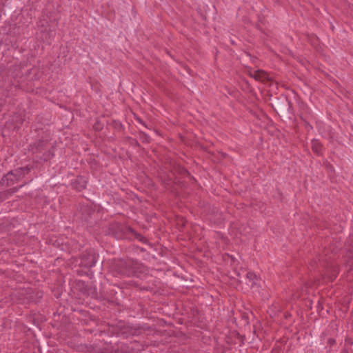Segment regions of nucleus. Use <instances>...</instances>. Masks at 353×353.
Masks as SVG:
<instances>
[{"label": "nucleus", "mask_w": 353, "mask_h": 353, "mask_svg": "<svg viewBox=\"0 0 353 353\" xmlns=\"http://www.w3.org/2000/svg\"><path fill=\"white\" fill-rule=\"evenodd\" d=\"M323 148L322 144L317 139H313L312 141V150L317 155L321 154V150Z\"/></svg>", "instance_id": "9b49d317"}, {"label": "nucleus", "mask_w": 353, "mask_h": 353, "mask_svg": "<svg viewBox=\"0 0 353 353\" xmlns=\"http://www.w3.org/2000/svg\"><path fill=\"white\" fill-rule=\"evenodd\" d=\"M331 274H328L327 276L328 277V279L330 280V281H333L337 276L339 272V269L338 268V266L336 265H332L331 266Z\"/></svg>", "instance_id": "ddd939ff"}, {"label": "nucleus", "mask_w": 353, "mask_h": 353, "mask_svg": "<svg viewBox=\"0 0 353 353\" xmlns=\"http://www.w3.org/2000/svg\"><path fill=\"white\" fill-rule=\"evenodd\" d=\"M87 180L85 177L83 176H78L74 179L72 183V188L79 192L82 191L86 188Z\"/></svg>", "instance_id": "39448f33"}, {"label": "nucleus", "mask_w": 353, "mask_h": 353, "mask_svg": "<svg viewBox=\"0 0 353 353\" xmlns=\"http://www.w3.org/2000/svg\"><path fill=\"white\" fill-rule=\"evenodd\" d=\"M47 145L46 140L39 139L30 145V150L33 153L41 152L46 148Z\"/></svg>", "instance_id": "423d86ee"}, {"label": "nucleus", "mask_w": 353, "mask_h": 353, "mask_svg": "<svg viewBox=\"0 0 353 353\" xmlns=\"http://www.w3.org/2000/svg\"><path fill=\"white\" fill-rule=\"evenodd\" d=\"M128 139L130 140V145H132L133 146H135V147H139L140 146L139 143L138 142L137 140H136L134 139H132L131 137H129Z\"/></svg>", "instance_id": "6ab92c4d"}, {"label": "nucleus", "mask_w": 353, "mask_h": 353, "mask_svg": "<svg viewBox=\"0 0 353 353\" xmlns=\"http://www.w3.org/2000/svg\"><path fill=\"white\" fill-rule=\"evenodd\" d=\"M250 76L253 77L254 79L262 82L270 81L269 74L262 70H254L252 72H250Z\"/></svg>", "instance_id": "0eeeda50"}, {"label": "nucleus", "mask_w": 353, "mask_h": 353, "mask_svg": "<svg viewBox=\"0 0 353 353\" xmlns=\"http://www.w3.org/2000/svg\"><path fill=\"white\" fill-rule=\"evenodd\" d=\"M181 174H189V173H188V170H185V169H182V171H181Z\"/></svg>", "instance_id": "b1692460"}, {"label": "nucleus", "mask_w": 353, "mask_h": 353, "mask_svg": "<svg viewBox=\"0 0 353 353\" xmlns=\"http://www.w3.org/2000/svg\"><path fill=\"white\" fill-rule=\"evenodd\" d=\"M50 22H52V23H54L55 26H57L58 24V19H50Z\"/></svg>", "instance_id": "5701e85b"}, {"label": "nucleus", "mask_w": 353, "mask_h": 353, "mask_svg": "<svg viewBox=\"0 0 353 353\" xmlns=\"http://www.w3.org/2000/svg\"><path fill=\"white\" fill-rule=\"evenodd\" d=\"M341 353H349L348 350L347 349H343L341 352Z\"/></svg>", "instance_id": "393cba45"}, {"label": "nucleus", "mask_w": 353, "mask_h": 353, "mask_svg": "<svg viewBox=\"0 0 353 353\" xmlns=\"http://www.w3.org/2000/svg\"><path fill=\"white\" fill-rule=\"evenodd\" d=\"M335 342H336L335 340L332 338L329 339L328 341H327L328 344H330V345H334L335 343Z\"/></svg>", "instance_id": "4be33fe9"}, {"label": "nucleus", "mask_w": 353, "mask_h": 353, "mask_svg": "<svg viewBox=\"0 0 353 353\" xmlns=\"http://www.w3.org/2000/svg\"><path fill=\"white\" fill-rule=\"evenodd\" d=\"M284 101L285 102H286L287 103H289L288 101V99L287 98H284Z\"/></svg>", "instance_id": "a878e982"}, {"label": "nucleus", "mask_w": 353, "mask_h": 353, "mask_svg": "<svg viewBox=\"0 0 353 353\" xmlns=\"http://www.w3.org/2000/svg\"><path fill=\"white\" fill-rule=\"evenodd\" d=\"M129 332L132 335H139L141 333V329L140 328H132L131 327Z\"/></svg>", "instance_id": "dca6fc26"}, {"label": "nucleus", "mask_w": 353, "mask_h": 353, "mask_svg": "<svg viewBox=\"0 0 353 353\" xmlns=\"http://www.w3.org/2000/svg\"><path fill=\"white\" fill-rule=\"evenodd\" d=\"M135 120L140 124H141L142 125H143L145 128H148V129H150V127H149L146 123L145 122H144L141 118L138 117H135Z\"/></svg>", "instance_id": "a211bd4d"}, {"label": "nucleus", "mask_w": 353, "mask_h": 353, "mask_svg": "<svg viewBox=\"0 0 353 353\" xmlns=\"http://www.w3.org/2000/svg\"><path fill=\"white\" fill-rule=\"evenodd\" d=\"M113 267L118 274L131 276L135 274L138 263L132 259H119L115 261Z\"/></svg>", "instance_id": "f03ea898"}, {"label": "nucleus", "mask_w": 353, "mask_h": 353, "mask_svg": "<svg viewBox=\"0 0 353 353\" xmlns=\"http://www.w3.org/2000/svg\"><path fill=\"white\" fill-rule=\"evenodd\" d=\"M108 234L112 235L117 239H125L132 241L137 239L140 242L146 243V239L141 234L137 232L131 227L125 223L117 221L109 224Z\"/></svg>", "instance_id": "f257e3e1"}, {"label": "nucleus", "mask_w": 353, "mask_h": 353, "mask_svg": "<svg viewBox=\"0 0 353 353\" xmlns=\"http://www.w3.org/2000/svg\"><path fill=\"white\" fill-rule=\"evenodd\" d=\"M19 188L14 187V188H11L9 191H10V194H12V193L17 192Z\"/></svg>", "instance_id": "412c9836"}, {"label": "nucleus", "mask_w": 353, "mask_h": 353, "mask_svg": "<svg viewBox=\"0 0 353 353\" xmlns=\"http://www.w3.org/2000/svg\"><path fill=\"white\" fill-rule=\"evenodd\" d=\"M97 258V254L94 250H87L80 255L79 265L86 268H92L95 265Z\"/></svg>", "instance_id": "7ed1b4c3"}, {"label": "nucleus", "mask_w": 353, "mask_h": 353, "mask_svg": "<svg viewBox=\"0 0 353 353\" xmlns=\"http://www.w3.org/2000/svg\"><path fill=\"white\" fill-rule=\"evenodd\" d=\"M139 134V139L142 143H150V138L146 133H145L142 131H140Z\"/></svg>", "instance_id": "2eb2a0df"}, {"label": "nucleus", "mask_w": 353, "mask_h": 353, "mask_svg": "<svg viewBox=\"0 0 353 353\" xmlns=\"http://www.w3.org/2000/svg\"><path fill=\"white\" fill-rule=\"evenodd\" d=\"M79 212L81 213V219L88 221L91 215L94 212V210L88 204H82L80 205Z\"/></svg>", "instance_id": "20e7f679"}, {"label": "nucleus", "mask_w": 353, "mask_h": 353, "mask_svg": "<svg viewBox=\"0 0 353 353\" xmlns=\"http://www.w3.org/2000/svg\"><path fill=\"white\" fill-rule=\"evenodd\" d=\"M86 296L94 299H99L101 297V293L98 292L97 288L92 283L89 284V286L87 287Z\"/></svg>", "instance_id": "9d476101"}, {"label": "nucleus", "mask_w": 353, "mask_h": 353, "mask_svg": "<svg viewBox=\"0 0 353 353\" xmlns=\"http://www.w3.org/2000/svg\"><path fill=\"white\" fill-rule=\"evenodd\" d=\"M77 286L79 288V290L83 294H87V287L89 286V284H85L83 281H79L77 283Z\"/></svg>", "instance_id": "4468645a"}, {"label": "nucleus", "mask_w": 353, "mask_h": 353, "mask_svg": "<svg viewBox=\"0 0 353 353\" xmlns=\"http://www.w3.org/2000/svg\"><path fill=\"white\" fill-rule=\"evenodd\" d=\"M347 257L350 259L353 258V239L352 240L350 244V248H348Z\"/></svg>", "instance_id": "f3484780"}, {"label": "nucleus", "mask_w": 353, "mask_h": 353, "mask_svg": "<svg viewBox=\"0 0 353 353\" xmlns=\"http://www.w3.org/2000/svg\"><path fill=\"white\" fill-rule=\"evenodd\" d=\"M348 343H350V344H352V341H348Z\"/></svg>", "instance_id": "bb28decb"}, {"label": "nucleus", "mask_w": 353, "mask_h": 353, "mask_svg": "<svg viewBox=\"0 0 353 353\" xmlns=\"http://www.w3.org/2000/svg\"><path fill=\"white\" fill-rule=\"evenodd\" d=\"M30 171V168L26 166L23 168H19L14 170H11L12 172V175L17 178V181H19L21 178L24 177L26 174H28Z\"/></svg>", "instance_id": "1a4fd4ad"}, {"label": "nucleus", "mask_w": 353, "mask_h": 353, "mask_svg": "<svg viewBox=\"0 0 353 353\" xmlns=\"http://www.w3.org/2000/svg\"><path fill=\"white\" fill-rule=\"evenodd\" d=\"M114 350L112 347H96L91 353H113Z\"/></svg>", "instance_id": "f8f14e48"}, {"label": "nucleus", "mask_w": 353, "mask_h": 353, "mask_svg": "<svg viewBox=\"0 0 353 353\" xmlns=\"http://www.w3.org/2000/svg\"><path fill=\"white\" fill-rule=\"evenodd\" d=\"M15 182H17V178L12 175V172H8L2 177L0 181V185L8 187L12 185Z\"/></svg>", "instance_id": "6e6552de"}, {"label": "nucleus", "mask_w": 353, "mask_h": 353, "mask_svg": "<svg viewBox=\"0 0 353 353\" xmlns=\"http://www.w3.org/2000/svg\"><path fill=\"white\" fill-rule=\"evenodd\" d=\"M247 276L248 278H249L250 279H253L254 278H256V275L254 274V273H252V272H248L247 274Z\"/></svg>", "instance_id": "aec40b11"}]
</instances>
